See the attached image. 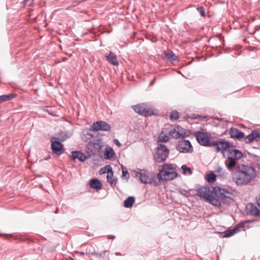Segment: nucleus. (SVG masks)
<instances>
[{
    "label": "nucleus",
    "mask_w": 260,
    "mask_h": 260,
    "mask_svg": "<svg viewBox=\"0 0 260 260\" xmlns=\"http://www.w3.org/2000/svg\"><path fill=\"white\" fill-rule=\"evenodd\" d=\"M197 196L200 197L206 201L210 197L211 193L219 198L225 204H229L234 201L235 196L231 191H228L219 187L202 186L198 190Z\"/></svg>",
    "instance_id": "1"
},
{
    "label": "nucleus",
    "mask_w": 260,
    "mask_h": 260,
    "mask_svg": "<svg viewBox=\"0 0 260 260\" xmlns=\"http://www.w3.org/2000/svg\"><path fill=\"white\" fill-rule=\"evenodd\" d=\"M256 175V171L253 167L242 164L237 166L232 178L237 185L242 186L247 185L255 178Z\"/></svg>",
    "instance_id": "2"
},
{
    "label": "nucleus",
    "mask_w": 260,
    "mask_h": 260,
    "mask_svg": "<svg viewBox=\"0 0 260 260\" xmlns=\"http://www.w3.org/2000/svg\"><path fill=\"white\" fill-rule=\"evenodd\" d=\"M176 165L170 164H164L159 171L157 178L159 180L170 181L174 179L178 176L176 173Z\"/></svg>",
    "instance_id": "3"
},
{
    "label": "nucleus",
    "mask_w": 260,
    "mask_h": 260,
    "mask_svg": "<svg viewBox=\"0 0 260 260\" xmlns=\"http://www.w3.org/2000/svg\"><path fill=\"white\" fill-rule=\"evenodd\" d=\"M193 135L196 138L198 143L205 146H211L212 142H210L207 133L202 131H195Z\"/></svg>",
    "instance_id": "4"
},
{
    "label": "nucleus",
    "mask_w": 260,
    "mask_h": 260,
    "mask_svg": "<svg viewBox=\"0 0 260 260\" xmlns=\"http://www.w3.org/2000/svg\"><path fill=\"white\" fill-rule=\"evenodd\" d=\"M103 146V142L97 139L94 141H89L86 145L87 152L89 155H94L100 151Z\"/></svg>",
    "instance_id": "5"
},
{
    "label": "nucleus",
    "mask_w": 260,
    "mask_h": 260,
    "mask_svg": "<svg viewBox=\"0 0 260 260\" xmlns=\"http://www.w3.org/2000/svg\"><path fill=\"white\" fill-rule=\"evenodd\" d=\"M169 153V150L164 144H159L155 159L158 162H162L166 160Z\"/></svg>",
    "instance_id": "6"
},
{
    "label": "nucleus",
    "mask_w": 260,
    "mask_h": 260,
    "mask_svg": "<svg viewBox=\"0 0 260 260\" xmlns=\"http://www.w3.org/2000/svg\"><path fill=\"white\" fill-rule=\"evenodd\" d=\"M133 108L136 113L144 116H151L154 114L153 109L143 103L134 106Z\"/></svg>",
    "instance_id": "7"
},
{
    "label": "nucleus",
    "mask_w": 260,
    "mask_h": 260,
    "mask_svg": "<svg viewBox=\"0 0 260 260\" xmlns=\"http://www.w3.org/2000/svg\"><path fill=\"white\" fill-rule=\"evenodd\" d=\"M176 149L181 153H191L193 148L189 140L180 141L176 147Z\"/></svg>",
    "instance_id": "8"
},
{
    "label": "nucleus",
    "mask_w": 260,
    "mask_h": 260,
    "mask_svg": "<svg viewBox=\"0 0 260 260\" xmlns=\"http://www.w3.org/2000/svg\"><path fill=\"white\" fill-rule=\"evenodd\" d=\"M91 129L93 132L99 131H109L111 129V126L105 121H98L92 124Z\"/></svg>",
    "instance_id": "9"
},
{
    "label": "nucleus",
    "mask_w": 260,
    "mask_h": 260,
    "mask_svg": "<svg viewBox=\"0 0 260 260\" xmlns=\"http://www.w3.org/2000/svg\"><path fill=\"white\" fill-rule=\"evenodd\" d=\"M211 146L216 147L217 151L226 150L230 146V143L226 141H213L212 142Z\"/></svg>",
    "instance_id": "10"
},
{
    "label": "nucleus",
    "mask_w": 260,
    "mask_h": 260,
    "mask_svg": "<svg viewBox=\"0 0 260 260\" xmlns=\"http://www.w3.org/2000/svg\"><path fill=\"white\" fill-rule=\"evenodd\" d=\"M136 176L139 177L142 183L145 184L152 183V179L149 177L148 172L145 170H141L140 172L138 173Z\"/></svg>",
    "instance_id": "11"
},
{
    "label": "nucleus",
    "mask_w": 260,
    "mask_h": 260,
    "mask_svg": "<svg viewBox=\"0 0 260 260\" xmlns=\"http://www.w3.org/2000/svg\"><path fill=\"white\" fill-rule=\"evenodd\" d=\"M260 139V135L259 132L256 130H254L251 133L245 138V142L246 143H250L254 140L258 141Z\"/></svg>",
    "instance_id": "12"
},
{
    "label": "nucleus",
    "mask_w": 260,
    "mask_h": 260,
    "mask_svg": "<svg viewBox=\"0 0 260 260\" xmlns=\"http://www.w3.org/2000/svg\"><path fill=\"white\" fill-rule=\"evenodd\" d=\"M52 152L58 155H61L63 152V145L59 141H54L51 144Z\"/></svg>",
    "instance_id": "13"
},
{
    "label": "nucleus",
    "mask_w": 260,
    "mask_h": 260,
    "mask_svg": "<svg viewBox=\"0 0 260 260\" xmlns=\"http://www.w3.org/2000/svg\"><path fill=\"white\" fill-rule=\"evenodd\" d=\"M229 134L231 138L238 140H240L244 137V134L235 127H232L230 130Z\"/></svg>",
    "instance_id": "14"
},
{
    "label": "nucleus",
    "mask_w": 260,
    "mask_h": 260,
    "mask_svg": "<svg viewBox=\"0 0 260 260\" xmlns=\"http://www.w3.org/2000/svg\"><path fill=\"white\" fill-rule=\"evenodd\" d=\"M228 152L229 153L228 159H233L236 161V160H239L243 157L242 153L238 149L229 150Z\"/></svg>",
    "instance_id": "15"
},
{
    "label": "nucleus",
    "mask_w": 260,
    "mask_h": 260,
    "mask_svg": "<svg viewBox=\"0 0 260 260\" xmlns=\"http://www.w3.org/2000/svg\"><path fill=\"white\" fill-rule=\"evenodd\" d=\"M214 193H211L210 197L206 201L214 206L218 207L220 205L221 202L224 203L219 198L214 197Z\"/></svg>",
    "instance_id": "16"
},
{
    "label": "nucleus",
    "mask_w": 260,
    "mask_h": 260,
    "mask_svg": "<svg viewBox=\"0 0 260 260\" xmlns=\"http://www.w3.org/2000/svg\"><path fill=\"white\" fill-rule=\"evenodd\" d=\"M91 131H92L91 128L90 129H87L83 131L81 136L82 140L83 141L87 142V143L89 141H91V140L93 138V135Z\"/></svg>",
    "instance_id": "17"
},
{
    "label": "nucleus",
    "mask_w": 260,
    "mask_h": 260,
    "mask_svg": "<svg viewBox=\"0 0 260 260\" xmlns=\"http://www.w3.org/2000/svg\"><path fill=\"white\" fill-rule=\"evenodd\" d=\"M72 159H78L81 161H84L87 158L86 155L80 151H73L72 152Z\"/></svg>",
    "instance_id": "18"
},
{
    "label": "nucleus",
    "mask_w": 260,
    "mask_h": 260,
    "mask_svg": "<svg viewBox=\"0 0 260 260\" xmlns=\"http://www.w3.org/2000/svg\"><path fill=\"white\" fill-rule=\"evenodd\" d=\"M106 58L108 62L112 65L118 66L119 64L116 56L111 51L106 56Z\"/></svg>",
    "instance_id": "19"
},
{
    "label": "nucleus",
    "mask_w": 260,
    "mask_h": 260,
    "mask_svg": "<svg viewBox=\"0 0 260 260\" xmlns=\"http://www.w3.org/2000/svg\"><path fill=\"white\" fill-rule=\"evenodd\" d=\"M89 185L91 188L97 190L100 189L102 187L101 182L98 179H91L90 180Z\"/></svg>",
    "instance_id": "20"
},
{
    "label": "nucleus",
    "mask_w": 260,
    "mask_h": 260,
    "mask_svg": "<svg viewBox=\"0 0 260 260\" xmlns=\"http://www.w3.org/2000/svg\"><path fill=\"white\" fill-rule=\"evenodd\" d=\"M247 208L248 209L249 213L252 215L260 216V210L256 207L253 206L252 204H249L247 206Z\"/></svg>",
    "instance_id": "21"
},
{
    "label": "nucleus",
    "mask_w": 260,
    "mask_h": 260,
    "mask_svg": "<svg viewBox=\"0 0 260 260\" xmlns=\"http://www.w3.org/2000/svg\"><path fill=\"white\" fill-rule=\"evenodd\" d=\"M239 231V228H234L233 229H228L226 230L224 233L221 234L222 238H228L231 237L234 235L235 233Z\"/></svg>",
    "instance_id": "22"
},
{
    "label": "nucleus",
    "mask_w": 260,
    "mask_h": 260,
    "mask_svg": "<svg viewBox=\"0 0 260 260\" xmlns=\"http://www.w3.org/2000/svg\"><path fill=\"white\" fill-rule=\"evenodd\" d=\"M165 54L167 60L169 61H173L178 59V57L172 51L170 50L166 51Z\"/></svg>",
    "instance_id": "23"
},
{
    "label": "nucleus",
    "mask_w": 260,
    "mask_h": 260,
    "mask_svg": "<svg viewBox=\"0 0 260 260\" xmlns=\"http://www.w3.org/2000/svg\"><path fill=\"white\" fill-rule=\"evenodd\" d=\"M168 134L172 138L175 139L180 138L176 125L174 126H171L169 128Z\"/></svg>",
    "instance_id": "24"
},
{
    "label": "nucleus",
    "mask_w": 260,
    "mask_h": 260,
    "mask_svg": "<svg viewBox=\"0 0 260 260\" xmlns=\"http://www.w3.org/2000/svg\"><path fill=\"white\" fill-rule=\"evenodd\" d=\"M105 157L106 159H112L115 155L113 149L111 147H107L105 151Z\"/></svg>",
    "instance_id": "25"
},
{
    "label": "nucleus",
    "mask_w": 260,
    "mask_h": 260,
    "mask_svg": "<svg viewBox=\"0 0 260 260\" xmlns=\"http://www.w3.org/2000/svg\"><path fill=\"white\" fill-rule=\"evenodd\" d=\"M135 201V198L134 197L130 196L128 197L124 201V207L125 208H131L132 207L133 204L134 203Z\"/></svg>",
    "instance_id": "26"
},
{
    "label": "nucleus",
    "mask_w": 260,
    "mask_h": 260,
    "mask_svg": "<svg viewBox=\"0 0 260 260\" xmlns=\"http://www.w3.org/2000/svg\"><path fill=\"white\" fill-rule=\"evenodd\" d=\"M228 159V160H226L225 161V165L229 171H233L234 167L236 165V161L233 159Z\"/></svg>",
    "instance_id": "27"
},
{
    "label": "nucleus",
    "mask_w": 260,
    "mask_h": 260,
    "mask_svg": "<svg viewBox=\"0 0 260 260\" xmlns=\"http://www.w3.org/2000/svg\"><path fill=\"white\" fill-rule=\"evenodd\" d=\"M112 171V167L110 165H107L100 170L99 174L100 175H103L105 173H107V174H108Z\"/></svg>",
    "instance_id": "28"
},
{
    "label": "nucleus",
    "mask_w": 260,
    "mask_h": 260,
    "mask_svg": "<svg viewBox=\"0 0 260 260\" xmlns=\"http://www.w3.org/2000/svg\"><path fill=\"white\" fill-rule=\"evenodd\" d=\"M176 126L178 129V133L179 134L180 138H184L187 136L186 130L184 128L181 127L179 125H176Z\"/></svg>",
    "instance_id": "29"
},
{
    "label": "nucleus",
    "mask_w": 260,
    "mask_h": 260,
    "mask_svg": "<svg viewBox=\"0 0 260 260\" xmlns=\"http://www.w3.org/2000/svg\"><path fill=\"white\" fill-rule=\"evenodd\" d=\"M158 141L161 142H166L169 140V137L167 134L163 131H162L158 137Z\"/></svg>",
    "instance_id": "30"
},
{
    "label": "nucleus",
    "mask_w": 260,
    "mask_h": 260,
    "mask_svg": "<svg viewBox=\"0 0 260 260\" xmlns=\"http://www.w3.org/2000/svg\"><path fill=\"white\" fill-rule=\"evenodd\" d=\"M216 175L213 173L207 174L206 176V179L207 181L209 183H211L214 182L216 180Z\"/></svg>",
    "instance_id": "31"
},
{
    "label": "nucleus",
    "mask_w": 260,
    "mask_h": 260,
    "mask_svg": "<svg viewBox=\"0 0 260 260\" xmlns=\"http://www.w3.org/2000/svg\"><path fill=\"white\" fill-rule=\"evenodd\" d=\"M68 138V136L64 133H60L57 135V137L54 138V139L63 142L67 140Z\"/></svg>",
    "instance_id": "32"
},
{
    "label": "nucleus",
    "mask_w": 260,
    "mask_h": 260,
    "mask_svg": "<svg viewBox=\"0 0 260 260\" xmlns=\"http://www.w3.org/2000/svg\"><path fill=\"white\" fill-rule=\"evenodd\" d=\"M179 117V113L176 111H173L170 114V119L172 120H176Z\"/></svg>",
    "instance_id": "33"
},
{
    "label": "nucleus",
    "mask_w": 260,
    "mask_h": 260,
    "mask_svg": "<svg viewBox=\"0 0 260 260\" xmlns=\"http://www.w3.org/2000/svg\"><path fill=\"white\" fill-rule=\"evenodd\" d=\"M107 179L108 182H109L110 184H112L114 182V175L113 171L111 172L109 174H107Z\"/></svg>",
    "instance_id": "34"
},
{
    "label": "nucleus",
    "mask_w": 260,
    "mask_h": 260,
    "mask_svg": "<svg viewBox=\"0 0 260 260\" xmlns=\"http://www.w3.org/2000/svg\"><path fill=\"white\" fill-rule=\"evenodd\" d=\"M181 169L183 170V174H184L186 173V171H187L190 175L192 174L191 169L190 168L187 167L186 165H182Z\"/></svg>",
    "instance_id": "35"
},
{
    "label": "nucleus",
    "mask_w": 260,
    "mask_h": 260,
    "mask_svg": "<svg viewBox=\"0 0 260 260\" xmlns=\"http://www.w3.org/2000/svg\"><path fill=\"white\" fill-rule=\"evenodd\" d=\"M122 177H124L127 179L129 178V175L127 171V169L125 167H124L123 166H122Z\"/></svg>",
    "instance_id": "36"
},
{
    "label": "nucleus",
    "mask_w": 260,
    "mask_h": 260,
    "mask_svg": "<svg viewBox=\"0 0 260 260\" xmlns=\"http://www.w3.org/2000/svg\"><path fill=\"white\" fill-rule=\"evenodd\" d=\"M108 252L107 250H105L104 251H103L102 252H101V253L99 254V253H92L91 254L92 255H96L97 256H100V260H104V257H103V255H104L105 254L106 252Z\"/></svg>",
    "instance_id": "37"
},
{
    "label": "nucleus",
    "mask_w": 260,
    "mask_h": 260,
    "mask_svg": "<svg viewBox=\"0 0 260 260\" xmlns=\"http://www.w3.org/2000/svg\"><path fill=\"white\" fill-rule=\"evenodd\" d=\"M180 192L181 193V194H182L183 196L185 197H188L190 196V193L186 190L182 189Z\"/></svg>",
    "instance_id": "38"
},
{
    "label": "nucleus",
    "mask_w": 260,
    "mask_h": 260,
    "mask_svg": "<svg viewBox=\"0 0 260 260\" xmlns=\"http://www.w3.org/2000/svg\"><path fill=\"white\" fill-rule=\"evenodd\" d=\"M197 9L202 16H205V12L203 7L198 8Z\"/></svg>",
    "instance_id": "39"
},
{
    "label": "nucleus",
    "mask_w": 260,
    "mask_h": 260,
    "mask_svg": "<svg viewBox=\"0 0 260 260\" xmlns=\"http://www.w3.org/2000/svg\"><path fill=\"white\" fill-rule=\"evenodd\" d=\"M5 95H6L7 101L12 100L15 96V95L14 94H12V93L9 94H6Z\"/></svg>",
    "instance_id": "40"
},
{
    "label": "nucleus",
    "mask_w": 260,
    "mask_h": 260,
    "mask_svg": "<svg viewBox=\"0 0 260 260\" xmlns=\"http://www.w3.org/2000/svg\"><path fill=\"white\" fill-rule=\"evenodd\" d=\"M7 101L5 95L0 96V103Z\"/></svg>",
    "instance_id": "41"
},
{
    "label": "nucleus",
    "mask_w": 260,
    "mask_h": 260,
    "mask_svg": "<svg viewBox=\"0 0 260 260\" xmlns=\"http://www.w3.org/2000/svg\"><path fill=\"white\" fill-rule=\"evenodd\" d=\"M255 199L257 205L260 207V197H256Z\"/></svg>",
    "instance_id": "42"
},
{
    "label": "nucleus",
    "mask_w": 260,
    "mask_h": 260,
    "mask_svg": "<svg viewBox=\"0 0 260 260\" xmlns=\"http://www.w3.org/2000/svg\"><path fill=\"white\" fill-rule=\"evenodd\" d=\"M114 143L117 145L118 146H121V144L119 142V141H118V140L117 139H115L114 141Z\"/></svg>",
    "instance_id": "43"
},
{
    "label": "nucleus",
    "mask_w": 260,
    "mask_h": 260,
    "mask_svg": "<svg viewBox=\"0 0 260 260\" xmlns=\"http://www.w3.org/2000/svg\"><path fill=\"white\" fill-rule=\"evenodd\" d=\"M78 253H79V254L80 255H84L85 254L84 252H78Z\"/></svg>",
    "instance_id": "44"
},
{
    "label": "nucleus",
    "mask_w": 260,
    "mask_h": 260,
    "mask_svg": "<svg viewBox=\"0 0 260 260\" xmlns=\"http://www.w3.org/2000/svg\"><path fill=\"white\" fill-rule=\"evenodd\" d=\"M58 211H59L58 208H56V210H55V212H54V213H55V214H57V213H58Z\"/></svg>",
    "instance_id": "45"
},
{
    "label": "nucleus",
    "mask_w": 260,
    "mask_h": 260,
    "mask_svg": "<svg viewBox=\"0 0 260 260\" xmlns=\"http://www.w3.org/2000/svg\"><path fill=\"white\" fill-rule=\"evenodd\" d=\"M154 81H155V79H154L152 81H151L150 84L152 85L153 84Z\"/></svg>",
    "instance_id": "46"
}]
</instances>
